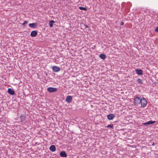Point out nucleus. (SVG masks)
<instances>
[{"mask_svg":"<svg viewBox=\"0 0 158 158\" xmlns=\"http://www.w3.org/2000/svg\"><path fill=\"white\" fill-rule=\"evenodd\" d=\"M109 128H110L111 129H113L114 128V127L113 124H109Z\"/></svg>","mask_w":158,"mask_h":158,"instance_id":"nucleus-19","label":"nucleus"},{"mask_svg":"<svg viewBox=\"0 0 158 158\" xmlns=\"http://www.w3.org/2000/svg\"><path fill=\"white\" fill-rule=\"evenodd\" d=\"M99 57L101 59H104L106 58V56L104 54H100L99 56Z\"/></svg>","mask_w":158,"mask_h":158,"instance_id":"nucleus-13","label":"nucleus"},{"mask_svg":"<svg viewBox=\"0 0 158 158\" xmlns=\"http://www.w3.org/2000/svg\"><path fill=\"white\" fill-rule=\"evenodd\" d=\"M50 150L52 152H54L56 150V148L55 146L54 145H52L50 146L49 148Z\"/></svg>","mask_w":158,"mask_h":158,"instance_id":"nucleus-10","label":"nucleus"},{"mask_svg":"<svg viewBox=\"0 0 158 158\" xmlns=\"http://www.w3.org/2000/svg\"><path fill=\"white\" fill-rule=\"evenodd\" d=\"M79 8L81 10H86L87 9L86 8L83 7H79Z\"/></svg>","mask_w":158,"mask_h":158,"instance_id":"nucleus-17","label":"nucleus"},{"mask_svg":"<svg viewBox=\"0 0 158 158\" xmlns=\"http://www.w3.org/2000/svg\"><path fill=\"white\" fill-rule=\"evenodd\" d=\"M154 145V142H153V143L152 144V146H153Z\"/></svg>","mask_w":158,"mask_h":158,"instance_id":"nucleus-23","label":"nucleus"},{"mask_svg":"<svg viewBox=\"0 0 158 158\" xmlns=\"http://www.w3.org/2000/svg\"><path fill=\"white\" fill-rule=\"evenodd\" d=\"M155 31L156 32H158V27H157L155 29Z\"/></svg>","mask_w":158,"mask_h":158,"instance_id":"nucleus-22","label":"nucleus"},{"mask_svg":"<svg viewBox=\"0 0 158 158\" xmlns=\"http://www.w3.org/2000/svg\"><path fill=\"white\" fill-rule=\"evenodd\" d=\"M28 23V22L27 21H24V22L23 23V25L24 26L25 24H26Z\"/></svg>","mask_w":158,"mask_h":158,"instance_id":"nucleus-20","label":"nucleus"},{"mask_svg":"<svg viewBox=\"0 0 158 158\" xmlns=\"http://www.w3.org/2000/svg\"><path fill=\"white\" fill-rule=\"evenodd\" d=\"M8 93L11 95H13L15 94L14 90L11 88H9L8 89Z\"/></svg>","mask_w":158,"mask_h":158,"instance_id":"nucleus-8","label":"nucleus"},{"mask_svg":"<svg viewBox=\"0 0 158 158\" xmlns=\"http://www.w3.org/2000/svg\"><path fill=\"white\" fill-rule=\"evenodd\" d=\"M115 117L114 115L113 114H109V120L113 119Z\"/></svg>","mask_w":158,"mask_h":158,"instance_id":"nucleus-15","label":"nucleus"},{"mask_svg":"<svg viewBox=\"0 0 158 158\" xmlns=\"http://www.w3.org/2000/svg\"><path fill=\"white\" fill-rule=\"evenodd\" d=\"M155 122V121H152V120H150L148 121L147 123H143V124L144 125H148L152 124L154 123Z\"/></svg>","mask_w":158,"mask_h":158,"instance_id":"nucleus-7","label":"nucleus"},{"mask_svg":"<svg viewBox=\"0 0 158 158\" xmlns=\"http://www.w3.org/2000/svg\"><path fill=\"white\" fill-rule=\"evenodd\" d=\"M135 71L136 73L139 75H142L143 74V71L141 69H135Z\"/></svg>","mask_w":158,"mask_h":158,"instance_id":"nucleus-4","label":"nucleus"},{"mask_svg":"<svg viewBox=\"0 0 158 158\" xmlns=\"http://www.w3.org/2000/svg\"><path fill=\"white\" fill-rule=\"evenodd\" d=\"M60 156L62 157H66L67 155L65 151H62L60 153Z\"/></svg>","mask_w":158,"mask_h":158,"instance_id":"nucleus-9","label":"nucleus"},{"mask_svg":"<svg viewBox=\"0 0 158 158\" xmlns=\"http://www.w3.org/2000/svg\"><path fill=\"white\" fill-rule=\"evenodd\" d=\"M147 100L144 97H142L140 99V103L141 107L144 108L145 107L147 104Z\"/></svg>","mask_w":158,"mask_h":158,"instance_id":"nucleus-1","label":"nucleus"},{"mask_svg":"<svg viewBox=\"0 0 158 158\" xmlns=\"http://www.w3.org/2000/svg\"><path fill=\"white\" fill-rule=\"evenodd\" d=\"M47 90L50 93H52L57 91L56 88L49 87L47 89Z\"/></svg>","mask_w":158,"mask_h":158,"instance_id":"nucleus-3","label":"nucleus"},{"mask_svg":"<svg viewBox=\"0 0 158 158\" xmlns=\"http://www.w3.org/2000/svg\"><path fill=\"white\" fill-rule=\"evenodd\" d=\"M37 35V32L35 31H33L31 32V35L32 37H35Z\"/></svg>","mask_w":158,"mask_h":158,"instance_id":"nucleus-11","label":"nucleus"},{"mask_svg":"<svg viewBox=\"0 0 158 158\" xmlns=\"http://www.w3.org/2000/svg\"><path fill=\"white\" fill-rule=\"evenodd\" d=\"M109 114L107 115V118L108 119H109Z\"/></svg>","mask_w":158,"mask_h":158,"instance_id":"nucleus-24","label":"nucleus"},{"mask_svg":"<svg viewBox=\"0 0 158 158\" xmlns=\"http://www.w3.org/2000/svg\"><path fill=\"white\" fill-rule=\"evenodd\" d=\"M107 127H109V125H107V126H106Z\"/></svg>","mask_w":158,"mask_h":158,"instance_id":"nucleus-25","label":"nucleus"},{"mask_svg":"<svg viewBox=\"0 0 158 158\" xmlns=\"http://www.w3.org/2000/svg\"><path fill=\"white\" fill-rule=\"evenodd\" d=\"M36 26V24L35 23H30L29 26L31 28H35Z\"/></svg>","mask_w":158,"mask_h":158,"instance_id":"nucleus-12","label":"nucleus"},{"mask_svg":"<svg viewBox=\"0 0 158 158\" xmlns=\"http://www.w3.org/2000/svg\"><path fill=\"white\" fill-rule=\"evenodd\" d=\"M72 97L71 96H68L66 98V101L67 102L70 103L72 101Z\"/></svg>","mask_w":158,"mask_h":158,"instance_id":"nucleus-6","label":"nucleus"},{"mask_svg":"<svg viewBox=\"0 0 158 158\" xmlns=\"http://www.w3.org/2000/svg\"><path fill=\"white\" fill-rule=\"evenodd\" d=\"M53 71L55 72H58L60 71V68L59 67L54 66L52 67Z\"/></svg>","mask_w":158,"mask_h":158,"instance_id":"nucleus-5","label":"nucleus"},{"mask_svg":"<svg viewBox=\"0 0 158 158\" xmlns=\"http://www.w3.org/2000/svg\"><path fill=\"white\" fill-rule=\"evenodd\" d=\"M136 81L139 84H143L142 81L139 78L137 79Z\"/></svg>","mask_w":158,"mask_h":158,"instance_id":"nucleus-16","label":"nucleus"},{"mask_svg":"<svg viewBox=\"0 0 158 158\" xmlns=\"http://www.w3.org/2000/svg\"><path fill=\"white\" fill-rule=\"evenodd\" d=\"M55 22L53 20H50L49 22V25L50 27H53L52 23H55Z\"/></svg>","mask_w":158,"mask_h":158,"instance_id":"nucleus-14","label":"nucleus"},{"mask_svg":"<svg viewBox=\"0 0 158 158\" xmlns=\"http://www.w3.org/2000/svg\"><path fill=\"white\" fill-rule=\"evenodd\" d=\"M141 98L140 97L137 96L134 99V103L135 105L138 106L140 104V99Z\"/></svg>","mask_w":158,"mask_h":158,"instance_id":"nucleus-2","label":"nucleus"},{"mask_svg":"<svg viewBox=\"0 0 158 158\" xmlns=\"http://www.w3.org/2000/svg\"><path fill=\"white\" fill-rule=\"evenodd\" d=\"M20 118L21 119V122H23V120H24V116H22V115L20 117Z\"/></svg>","mask_w":158,"mask_h":158,"instance_id":"nucleus-18","label":"nucleus"},{"mask_svg":"<svg viewBox=\"0 0 158 158\" xmlns=\"http://www.w3.org/2000/svg\"><path fill=\"white\" fill-rule=\"evenodd\" d=\"M120 24L121 26H123L124 24V23L123 22H121Z\"/></svg>","mask_w":158,"mask_h":158,"instance_id":"nucleus-21","label":"nucleus"}]
</instances>
